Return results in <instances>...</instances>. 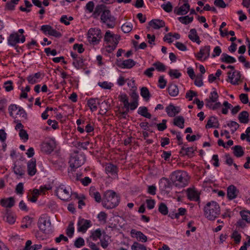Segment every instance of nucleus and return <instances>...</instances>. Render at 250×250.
Listing matches in <instances>:
<instances>
[{
    "label": "nucleus",
    "mask_w": 250,
    "mask_h": 250,
    "mask_svg": "<svg viewBox=\"0 0 250 250\" xmlns=\"http://www.w3.org/2000/svg\"><path fill=\"white\" fill-rule=\"evenodd\" d=\"M185 145H184V146L182 147L180 153H183V151H184L185 152V153H184V154H186L188 156L192 155L194 151V148L193 147H185Z\"/></svg>",
    "instance_id": "46"
},
{
    "label": "nucleus",
    "mask_w": 250,
    "mask_h": 250,
    "mask_svg": "<svg viewBox=\"0 0 250 250\" xmlns=\"http://www.w3.org/2000/svg\"><path fill=\"white\" fill-rule=\"evenodd\" d=\"M132 29V25L130 23L126 22L122 26V30L125 33L130 32Z\"/></svg>",
    "instance_id": "51"
},
{
    "label": "nucleus",
    "mask_w": 250,
    "mask_h": 250,
    "mask_svg": "<svg viewBox=\"0 0 250 250\" xmlns=\"http://www.w3.org/2000/svg\"><path fill=\"white\" fill-rule=\"evenodd\" d=\"M140 94L146 101H148L151 97L148 89L146 87H143L141 89Z\"/></svg>",
    "instance_id": "40"
},
{
    "label": "nucleus",
    "mask_w": 250,
    "mask_h": 250,
    "mask_svg": "<svg viewBox=\"0 0 250 250\" xmlns=\"http://www.w3.org/2000/svg\"><path fill=\"white\" fill-rule=\"evenodd\" d=\"M19 107V106L15 104H12L9 106L8 111L11 117H14L15 112L18 110Z\"/></svg>",
    "instance_id": "48"
},
{
    "label": "nucleus",
    "mask_w": 250,
    "mask_h": 250,
    "mask_svg": "<svg viewBox=\"0 0 250 250\" xmlns=\"http://www.w3.org/2000/svg\"><path fill=\"white\" fill-rule=\"evenodd\" d=\"M159 211L164 215L168 213V208L166 205L164 203H161L158 208Z\"/></svg>",
    "instance_id": "47"
},
{
    "label": "nucleus",
    "mask_w": 250,
    "mask_h": 250,
    "mask_svg": "<svg viewBox=\"0 0 250 250\" xmlns=\"http://www.w3.org/2000/svg\"><path fill=\"white\" fill-rule=\"evenodd\" d=\"M184 123L185 120L183 116H179L174 119L173 124L181 128L184 127Z\"/></svg>",
    "instance_id": "36"
},
{
    "label": "nucleus",
    "mask_w": 250,
    "mask_h": 250,
    "mask_svg": "<svg viewBox=\"0 0 250 250\" xmlns=\"http://www.w3.org/2000/svg\"><path fill=\"white\" fill-rule=\"evenodd\" d=\"M44 150L48 153L51 152L55 148L56 144L54 140H50L43 145Z\"/></svg>",
    "instance_id": "28"
},
{
    "label": "nucleus",
    "mask_w": 250,
    "mask_h": 250,
    "mask_svg": "<svg viewBox=\"0 0 250 250\" xmlns=\"http://www.w3.org/2000/svg\"><path fill=\"white\" fill-rule=\"evenodd\" d=\"M220 60L223 62L227 63H232L236 62V59L226 53H223L221 55Z\"/></svg>",
    "instance_id": "31"
},
{
    "label": "nucleus",
    "mask_w": 250,
    "mask_h": 250,
    "mask_svg": "<svg viewBox=\"0 0 250 250\" xmlns=\"http://www.w3.org/2000/svg\"><path fill=\"white\" fill-rule=\"evenodd\" d=\"M149 25L155 29H158L165 26V22L164 21L159 19L152 20L149 22Z\"/></svg>",
    "instance_id": "22"
},
{
    "label": "nucleus",
    "mask_w": 250,
    "mask_h": 250,
    "mask_svg": "<svg viewBox=\"0 0 250 250\" xmlns=\"http://www.w3.org/2000/svg\"><path fill=\"white\" fill-rule=\"evenodd\" d=\"M119 99L123 103L124 107L129 111L128 99L127 95L125 93L121 94L119 96Z\"/></svg>",
    "instance_id": "39"
},
{
    "label": "nucleus",
    "mask_w": 250,
    "mask_h": 250,
    "mask_svg": "<svg viewBox=\"0 0 250 250\" xmlns=\"http://www.w3.org/2000/svg\"><path fill=\"white\" fill-rule=\"evenodd\" d=\"M161 7L166 12L169 13L172 10V5L170 2L168 1L166 4H163L161 5Z\"/></svg>",
    "instance_id": "56"
},
{
    "label": "nucleus",
    "mask_w": 250,
    "mask_h": 250,
    "mask_svg": "<svg viewBox=\"0 0 250 250\" xmlns=\"http://www.w3.org/2000/svg\"><path fill=\"white\" fill-rule=\"evenodd\" d=\"M52 163L54 165L55 167L59 168L61 167H63L64 165V163L63 161L59 158H58L57 160H51Z\"/></svg>",
    "instance_id": "57"
},
{
    "label": "nucleus",
    "mask_w": 250,
    "mask_h": 250,
    "mask_svg": "<svg viewBox=\"0 0 250 250\" xmlns=\"http://www.w3.org/2000/svg\"><path fill=\"white\" fill-rule=\"evenodd\" d=\"M138 113L141 116L148 119H150L151 115L148 112V110L146 107L140 106L138 108Z\"/></svg>",
    "instance_id": "37"
},
{
    "label": "nucleus",
    "mask_w": 250,
    "mask_h": 250,
    "mask_svg": "<svg viewBox=\"0 0 250 250\" xmlns=\"http://www.w3.org/2000/svg\"><path fill=\"white\" fill-rule=\"evenodd\" d=\"M188 179L187 172L182 171L173 172L170 177L173 185L179 188L186 187L188 184Z\"/></svg>",
    "instance_id": "3"
},
{
    "label": "nucleus",
    "mask_w": 250,
    "mask_h": 250,
    "mask_svg": "<svg viewBox=\"0 0 250 250\" xmlns=\"http://www.w3.org/2000/svg\"><path fill=\"white\" fill-rule=\"evenodd\" d=\"M107 9H106V6L104 4H99L96 5L94 11L93 13V17L96 18H97L101 14L103 13L104 11H105Z\"/></svg>",
    "instance_id": "26"
},
{
    "label": "nucleus",
    "mask_w": 250,
    "mask_h": 250,
    "mask_svg": "<svg viewBox=\"0 0 250 250\" xmlns=\"http://www.w3.org/2000/svg\"><path fill=\"white\" fill-rule=\"evenodd\" d=\"M240 214L243 220L250 223V211H242Z\"/></svg>",
    "instance_id": "53"
},
{
    "label": "nucleus",
    "mask_w": 250,
    "mask_h": 250,
    "mask_svg": "<svg viewBox=\"0 0 250 250\" xmlns=\"http://www.w3.org/2000/svg\"><path fill=\"white\" fill-rule=\"evenodd\" d=\"M73 65L77 68H82L83 66V59L79 57L78 58L74 60Z\"/></svg>",
    "instance_id": "44"
},
{
    "label": "nucleus",
    "mask_w": 250,
    "mask_h": 250,
    "mask_svg": "<svg viewBox=\"0 0 250 250\" xmlns=\"http://www.w3.org/2000/svg\"><path fill=\"white\" fill-rule=\"evenodd\" d=\"M210 47L209 45H206L202 47L198 53L196 55V57L199 60H201L204 57V60L207 59L209 56Z\"/></svg>",
    "instance_id": "15"
},
{
    "label": "nucleus",
    "mask_w": 250,
    "mask_h": 250,
    "mask_svg": "<svg viewBox=\"0 0 250 250\" xmlns=\"http://www.w3.org/2000/svg\"><path fill=\"white\" fill-rule=\"evenodd\" d=\"M3 220L9 224H13L16 221V218L14 214L10 209L6 208L3 216Z\"/></svg>",
    "instance_id": "17"
},
{
    "label": "nucleus",
    "mask_w": 250,
    "mask_h": 250,
    "mask_svg": "<svg viewBox=\"0 0 250 250\" xmlns=\"http://www.w3.org/2000/svg\"><path fill=\"white\" fill-rule=\"evenodd\" d=\"M120 202V198L116 193L112 190L105 191L104 195L102 205L107 209H111L117 206Z\"/></svg>",
    "instance_id": "1"
},
{
    "label": "nucleus",
    "mask_w": 250,
    "mask_h": 250,
    "mask_svg": "<svg viewBox=\"0 0 250 250\" xmlns=\"http://www.w3.org/2000/svg\"><path fill=\"white\" fill-rule=\"evenodd\" d=\"M78 231L84 233L91 226V222L89 220L79 218L78 222Z\"/></svg>",
    "instance_id": "8"
},
{
    "label": "nucleus",
    "mask_w": 250,
    "mask_h": 250,
    "mask_svg": "<svg viewBox=\"0 0 250 250\" xmlns=\"http://www.w3.org/2000/svg\"><path fill=\"white\" fill-rule=\"evenodd\" d=\"M0 203L3 207L10 208L14 206L15 200L14 197H12L5 199H2L0 201Z\"/></svg>",
    "instance_id": "23"
},
{
    "label": "nucleus",
    "mask_w": 250,
    "mask_h": 250,
    "mask_svg": "<svg viewBox=\"0 0 250 250\" xmlns=\"http://www.w3.org/2000/svg\"><path fill=\"white\" fill-rule=\"evenodd\" d=\"M70 166L72 168H78L83 164V161L80 160V158L78 156L71 157L69 162Z\"/></svg>",
    "instance_id": "20"
},
{
    "label": "nucleus",
    "mask_w": 250,
    "mask_h": 250,
    "mask_svg": "<svg viewBox=\"0 0 250 250\" xmlns=\"http://www.w3.org/2000/svg\"><path fill=\"white\" fill-rule=\"evenodd\" d=\"M18 117H21L23 119H27V114L25 110L21 107L19 106L18 110L16 112L15 114H14V117L15 119L18 118Z\"/></svg>",
    "instance_id": "41"
},
{
    "label": "nucleus",
    "mask_w": 250,
    "mask_h": 250,
    "mask_svg": "<svg viewBox=\"0 0 250 250\" xmlns=\"http://www.w3.org/2000/svg\"><path fill=\"white\" fill-rule=\"evenodd\" d=\"M188 37L192 42H196L198 44L201 43L199 37L197 35V31L194 28L190 29Z\"/></svg>",
    "instance_id": "27"
},
{
    "label": "nucleus",
    "mask_w": 250,
    "mask_h": 250,
    "mask_svg": "<svg viewBox=\"0 0 250 250\" xmlns=\"http://www.w3.org/2000/svg\"><path fill=\"white\" fill-rule=\"evenodd\" d=\"M55 193L61 200L67 201L71 197V188L64 185H61L56 188Z\"/></svg>",
    "instance_id": "5"
},
{
    "label": "nucleus",
    "mask_w": 250,
    "mask_h": 250,
    "mask_svg": "<svg viewBox=\"0 0 250 250\" xmlns=\"http://www.w3.org/2000/svg\"><path fill=\"white\" fill-rule=\"evenodd\" d=\"M105 170L107 174L116 175L118 172V167L116 165L109 163L105 166Z\"/></svg>",
    "instance_id": "24"
},
{
    "label": "nucleus",
    "mask_w": 250,
    "mask_h": 250,
    "mask_svg": "<svg viewBox=\"0 0 250 250\" xmlns=\"http://www.w3.org/2000/svg\"><path fill=\"white\" fill-rule=\"evenodd\" d=\"M227 125L231 128L232 133H234L239 127V125L235 121H230L227 124Z\"/></svg>",
    "instance_id": "45"
},
{
    "label": "nucleus",
    "mask_w": 250,
    "mask_h": 250,
    "mask_svg": "<svg viewBox=\"0 0 250 250\" xmlns=\"http://www.w3.org/2000/svg\"><path fill=\"white\" fill-rule=\"evenodd\" d=\"M27 170L28 174L33 176L36 174L37 170L36 168V160L35 158H32L27 164Z\"/></svg>",
    "instance_id": "13"
},
{
    "label": "nucleus",
    "mask_w": 250,
    "mask_h": 250,
    "mask_svg": "<svg viewBox=\"0 0 250 250\" xmlns=\"http://www.w3.org/2000/svg\"><path fill=\"white\" fill-rule=\"evenodd\" d=\"M167 122V121L166 120L164 119L162 120V122L161 123L157 124H154V125H157L158 130L160 131H163L164 130H165L167 127L166 125Z\"/></svg>",
    "instance_id": "60"
},
{
    "label": "nucleus",
    "mask_w": 250,
    "mask_h": 250,
    "mask_svg": "<svg viewBox=\"0 0 250 250\" xmlns=\"http://www.w3.org/2000/svg\"><path fill=\"white\" fill-rule=\"evenodd\" d=\"M219 122L217 119L214 116H211L208 121L206 128H218Z\"/></svg>",
    "instance_id": "29"
},
{
    "label": "nucleus",
    "mask_w": 250,
    "mask_h": 250,
    "mask_svg": "<svg viewBox=\"0 0 250 250\" xmlns=\"http://www.w3.org/2000/svg\"><path fill=\"white\" fill-rule=\"evenodd\" d=\"M178 20L182 23L187 25L193 21V17H189L188 16H186L184 17H180L178 18Z\"/></svg>",
    "instance_id": "42"
},
{
    "label": "nucleus",
    "mask_w": 250,
    "mask_h": 250,
    "mask_svg": "<svg viewBox=\"0 0 250 250\" xmlns=\"http://www.w3.org/2000/svg\"><path fill=\"white\" fill-rule=\"evenodd\" d=\"M233 154L236 157H241L244 154V151L243 147L239 145L235 146L232 147Z\"/></svg>",
    "instance_id": "35"
},
{
    "label": "nucleus",
    "mask_w": 250,
    "mask_h": 250,
    "mask_svg": "<svg viewBox=\"0 0 250 250\" xmlns=\"http://www.w3.org/2000/svg\"><path fill=\"white\" fill-rule=\"evenodd\" d=\"M87 38L90 43L93 45L98 44L102 38L101 30L96 28H90L88 31Z\"/></svg>",
    "instance_id": "4"
},
{
    "label": "nucleus",
    "mask_w": 250,
    "mask_h": 250,
    "mask_svg": "<svg viewBox=\"0 0 250 250\" xmlns=\"http://www.w3.org/2000/svg\"><path fill=\"white\" fill-rule=\"evenodd\" d=\"M41 30L45 34H47L50 36L55 37L56 38H60L62 37V34L53 29L49 25H43L41 27Z\"/></svg>",
    "instance_id": "10"
},
{
    "label": "nucleus",
    "mask_w": 250,
    "mask_h": 250,
    "mask_svg": "<svg viewBox=\"0 0 250 250\" xmlns=\"http://www.w3.org/2000/svg\"><path fill=\"white\" fill-rule=\"evenodd\" d=\"M168 74L170 77H173L176 79L179 78L181 76V73L179 72L177 69H170Z\"/></svg>",
    "instance_id": "62"
},
{
    "label": "nucleus",
    "mask_w": 250,
    "mask_h": 250,
    "mask_svg": "<svg viewBox=\"0 0 250 250\" xmlns=\"http://www.w3.org/2000/svg\"><path fill=\"white\" fill-rule=\"evenodd\" d=\"M197 93L194 91L189 90L188 91L186 94V98L188 99L189 101L192 100L194 97L197 96Z\"/></svg>",
    "instance_id": "64"
},
{
    "label": "nucleus",
    "mask_w": 250,
    "mask_h": 250,
    "mask_svg": "<svg viewBox=\"0 0 250 250\" xmlns=\"http://www.w3.org/2000/svg\"><path fill=\"white\" fill-rule=\"evenodd\" d=\"M187 196L188 199L191 201H198L199 200V194L194 188L188 189Z\"/></svg>",
    "instance_id": "18"
},
{
    "label": "nucleus",
    "mask_w": 250,
    "mask_h": 250,
    "mask_svg": "<svg viewBox=\"0 0 250 250\" xmlns=\"http://www.w3.org/2000/svg\"><path fill=\"white\" fill-rule=\"evenodd\" d=\"M168 92L169 94L172 97L176 96L179 93V89L175 84H170L168 86Z\"/></svg>",
    "instance_id": "38"
},
{
    "label": "nucleus",
    "mask_w": 250,
    "mask_h": 250,
    "mask_svg": "<svg viewBox=\"0 0 250 250\" xmlns=\"http://www.w3.org/2000/svg\"><path fill=\"white\" fill-rule=\"evenodd\" d=\"M131 250H146V247L142 244L134 242L131 246Z\"/></svg>",
    "instance_id": "54"
},
{
    "label": "nucleus",
    "mask_w": 250,
    "mask_h": 250,
    "mask_svg": "<svg viewBox=\"0 0 250 250\" xmlns=\"http://www.w3.org/2000/svg\"><path fill=\"white\" fill-rule=\"evenodd\" d=\"M120 39V36L117 34H112L109 30L106 32L104 37V41L108 44L117 45Z\"/></svg>",
    "instance_id": "7"
},
{
    "label": "nucleus",
    "mask_w": 250,
    "mask_h": 250,
    "mask_svg": "<svg viewBox=\"0 0 250 250\" xmlns=\"http://www.w3.org/2000/svg\"><path fill=\"white\" fill-rule=\"evenodd\" d=\"M73 223H70L67 229H66V234L69 237H72L73 235L74 232V228L73 226Z\"/></svg>",
    "instance_id": "55"
},
{
    "label": "nucleus",
    "mask_w": 250,
    "mask_h": 250,
    "mask_svg": "<svg viewBox=\"0 0 250 250\" xmlns=\"http://www.w3.org/2000/svg\"><path fill=\"white\" fill-rule=\"evenodd\" d=\"M249 113L246 111L240 112L238 115V119L241 123L247 124L249 122Z\"/></svg>",
    "instance_id": "32"
},
{
    "label": "nucleus",
    "mask_w": 250,
    "mask_h": 250,
    "mask_svg": "<svg viewBox=\"0 0 250 250\" xmlns=\"http://www.w3.org/2000/svg\"><path fill=\"white\" fill-rule=\"evenodd\" d=\"M136 236L138 240L140 241L145 242L147 241V237L142 232L137 231L136 232Z\"/></svg>",
    "instance_id": "58"
},
{
    "label": "nucleus",
    "mask_w": 250,
    "mask_h": 250,
    "mask_svg": "<svg viewBox=\"0 0 250 250\" xmlns=\"http://www.w3.org/2000/svg\"><path fill=\"white\" fill-rule=\"evenodd\" d=\"M229 82L233 85L238 84V82L240 81L241 73L240 71L234 70L232 73L231 71H229L227 73Z\"/></svg>",
    "instance_id": "11"
},
{
    "label": "nucleus",
    "mask_w": 250,
    "mask_h": 250,
    "mask_svg": "<svg viewBox=\"0 0 250 250\" xmlns=\"http://www.w3.org/2000/svg\"><path fill=\"white\" fill-rule=\"evenodd\" d=\"M98 84L101 87L104 89H110L113 85V83H108L106 81L103 82H99Z\"/></svg>",
    "instance_id": "52"
},
{
    "label": "nucleus",
    "mask_w": 250,
    "mask_h": 250,
    "mask_svg": "<svg viewBox=\"0 0 250 250\" xmlns=\"http://www.w3.org/2000/svg\"><path fill=\"white\" fill-rule=\"evenodd\" d=\"M189 10L190 5L188 2H186L179 7H175L174 12L177 15H185L188 12Z\"/></svg>",
    "instance_id": "14"
},
{
    "label": "nucleus",
    "mask_w": 250,
    "mask_h": 250,
    "mask_svg": "<svg viewBox=\"0 0 250 250\" xmlns=\"http://www.w3.org/2000/svg\"><path fill=\"white\" fill-rule=\"evenodd\" d=\"M101 20L103 22L106 24L108 28H112L115 26V19L114 17L111 15L109 10L104 11L103 13L101 14Z\"/></svg>",
    "instance_id": "6"
},
{
    "label": "nucleus",
    "mask_w": 250,
    "mask_h": 250,
    "mask_svg": "<svg viewBox=\"0 0 250 250\" xmlns=\"http://www.w3.org/2000/svg\"><path fill=\"white\" fill-rule=\"evenodd\" d=\"M42 73L37 72L34 75H30L27 77V80L29 83L33 84L39 82V79H41Z\"/></svg>",
    "instance_id": "25"
},
{
    "label": "nucleus",
    "mask_w": 250,
    "mask_h": 250,
    "mask_svg": "<svg viewBox=\"0 0 250 250\" xmlns=\"http://www.w3.org/2000/svg\"><path fill=\"white\" fill-rule=\"evenodd\" d=\"M166 111L169 117H173L180 112V108L172 104H169L166 107Z\"/></svg>",
    "instance_id": "16"
},
{
    "label": "nucleus",
    "mask_w": 250,
    "mask_h": 250,
    "mask_svg": "<svg viewBox=\"0 0 250 250\" xmlns=\"http://www.w3.org/2000/svg\"><path fill=\"white\" fill-rule=\"evenodd\" d=\"M219 96L216 90L211 92L209 96V98L208 99L209 101L212 102H216L218 100Z\"/></svg>",
    "instance_id": "59"
},
{
    "label": "nucleus",
    "mask_w": 250,
    "mask_h": 250,
    "mask_svg": "<svg viewBox=\"0 0 250 250\" xmlns=\"http://www.w3.org/2000/svg\"><path fill=\"white\" fill-rule=\"evenodd\" d=\"M3 86L7 92L11 91L13 89V82L11 81H6L4 83Z\"/></svg>",
    "instance_id": "61"
},
{
    "label": "nucleus",
    "mask_w": 250,
    "mask_h": 250,
    "mask_svg": "<svg viewBox=\"0 0 250 250\" xmlns=\"http://www.w3.org/2000/svg\"><path fill=\"white\" fill-rule=\"evenodd\" d=\"M19 136L21 139L23 140L24 142L28 140V134L24 129L20 130Z\"/></svg>",
    "instance_id": "63"
},
{
    "label": "nucleus",
    "mask_w": 250,
    "mask_h": 250,
    "mask_svg": "<svg viewBox=\"0 0 250 250\" xmlns=\"http://www.w3.org/2000/svg\"><path fill=\"white\" fill-rule=\"evenodd\" d=\"M13 171L19 178L22 177L25 174L24 167L22 166L15 165L13 167Z\"/></svg>",
    "instance_id": "30"
},
{
    "label": "nucleus",
    "mask_w": 250,
    "mask_h": 250,
    "mask_svg": "<svg viewBox=\"0 0 250 250\" xmlns=\"http://www.w3.org/2000/svg\"><path fill=\"white\" fill-rule=\"evenodd\" d=\"M116 63V65L121 68L130 69L136 64V62L130 59L124 61H122L121 59H117Z\"/></svg>",
    "instance_id": "9"
},
{
    "label": "nucleus",
    "mask_w": 250,
    "mask_h": 250,
    "mask_svg": "<svg viewBox=\"0 0 250 250\" xmlns=\"http://www.w3.org/2000/svg\"><path fill=\"white\" fill-rule=\"evenodd\" d=\"M153 65L155 67L156 69L158 71L164 72L166 69V66L163 63L160 62H157L154 63Z\"/></svg>",
    "instance_id": "50"
},
{
    "label": "nucleus",
    "mask_w": 250,
    "mask_h": 250,
    "mask_svg": "<svg viewBox=\"0 0 250 250\" xmlns=\"http://www.w3.org/2000/svg\"><path fill=\"white\" fill-rule=\"evenodd\" d=\"M89 194L97 202L100 203L102 201V198L100 193L98 191H95L94 188H90Z\"/></svg>",
    "instance_id": "34"
},
{
    "label": "nucleus",
    "mask_w": 250,
    "mask_h": 250,
    "mask_svg": "<svg viewBox=\"0 0 250 250\" xmlns=\"http://www.w3.org/2000/svg\"><path fill=\"white\" fill-rule=\"evenodd\" d=\"M239 192L237 188L233 185L229 186L227 189V197L229 200L235 198Z\"/></svg>",
    "instance_id": "19"
},
{
    "label": "nucleus",
    "mask_w": 250,
    "mask_h": 250,
    "mask_svg": "<svg viewBox=\"0 0 250 250\" xmlns=\"http://www.w3.org/2000/svg\"><path fill=\"white\" fill-rule=\"evenodd\" d=\"M98 100V99L90 98L87 101V105L92 111L97 109V104H100V103L97 102Z\"/></svg>",
    "instance_id": "33"
},
{
    "label": "nucleus",
    "mask_w": 250,
    "mask_h": 250,
    "mask_svg": "<svg viewBox=\"0 0 250 250\" xmlns=\"http://www.w3.org/2000/svg\"><path fill=\"white\" fill-rule=\"evenodd\" d=\"M51 226V222L46 217H43L40 218L38 222V226L41 230L46 233L47 229Z\"/></svg>",
    "instance_id": "12"
},
{
    "label": "nucleus",
    "mask_w": 250,
    "mask_h": 250,
    "mask_svg": "<svg viewBox=\"0 0 250 250\" xmlns=\"http://www.w3.org/2000/svg\"><path fill=\"white\" fill-rule=\"evenodd\" d=\"M20 42V38L17 33L11 34L8 39V44L11 46H15Z\"/></svg>",
    "instance_id": "21"
},
{
    "label": "nucleus",
    "mask_w": 250,
    "mask_h": 250,
    "mask_svg": "<svg viewBox=\"0 0 250 250\" xmlns=\"http://www.w3.org/2000/svg\"><path fill=\"white\" fill-rule=\"evenodd\" d=\"M51 188L50 187H46V186H41L40 188V189H34L33 191V195L38 197V196L39 195L40 191L41 192L44 193L46 190H50Z\"/></svg>",
    "instance_id": "43"
},
{
    "label": "nucleus",
    "mask_w": 250,
    "mask_h": 250,
    "mask_svg": "<svg viewBox=\"0 0 250 250\" xmlns=\"http://www.w3.org/2000/svg\"><path fill=\"white\" fill-rule=\"evenodd\" d=\"M102 235L101 231L100 229H97L95 231L92 233L90 238L94 241H96L100 238Z\"/></svg>",
    "instance_id": "49"
},
{
    "label": "nucleus",
    "mask_w": 250,
    "mask_h": 250,
    "mask_svg": "<svg viewBox=\"0 0 250 250\" xmlns=\"http://www.w3.org/2000/svg\"><path fill=\"white\" fill-rule=\"evenodd\" d=\"M205 217L210 220H214L220 214L219 205L215 201H211L207 203L204 208Z\"/></svg>",
    "instance_id": "2"
}]
</instances>
